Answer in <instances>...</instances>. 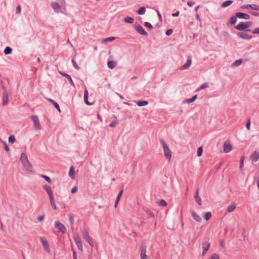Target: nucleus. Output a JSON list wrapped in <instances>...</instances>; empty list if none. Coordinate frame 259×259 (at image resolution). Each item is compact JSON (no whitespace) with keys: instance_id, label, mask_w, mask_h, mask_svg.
<instances>
[{"instance_id":"nucleus-21","label":"nucleus","mask_w":259,"mask_h":259,"mask_svg":"<svg viewBox=\"0 0 259 259\" xmlns=\"http://www.w3.org/2000/svg\"><path fill=\"white\" fill-rule=\"evenodd\" d=\"M8 94L7 92L3 93V104L5 105L8 103Z\"/></svg>"},{"instance_id":"nucleus-45","label":"nucleus","mask_w":259,"mask_h":259,"mask_svg":"<svg viewBox=\"0 0 259 259\" xmlns=\"http://www.w3.org/2000/svg\"><path fill=\"white\" fill-rule=\"evenodd\" d=\"M250 8L255 11H259V6L255 4H251Z\"/></svg>"},{"instance_id":"nucleus-55","label":"nucleus","mask_w":259,"mask_h":259,"mask_svg":"<svg viewBox=\"0 0 259 259\" xmlns=\"http://www.w3.org/2000/svg\"><path fill=\"white\" fill-rule=\"evenodd\" d=\"M21 11V8L20 6H18L16 8V12L17 14H20Z\"/></svg>"},{"instance_id":"nucleus-35","label":"nucleus","mask_w":259,"mask_h":259,"mask_svg":"<svg viewBox=\"0 0 259 259\" xmlns=\"http://www.w3.org/2000/svg\"><path fill=\"white\" fill-rule=\"evenodd\" d=\"M49 198H50V203H51V206L54 209H56L57 207H56V205L55 201H54V198H53V196H52V197H49Z\"/></svg>"},{"instance_id":"nucleus-31","label":"nucleus","mask_w":259,"mask_h":259,"mask_svg":"<svg viewBox=\"0 0 259 259\" xmlns=\"http://www.w3.org/2000/svg\"><path fill=\"white\" fill-rule=\"evenodd\" d=\"M148 104V102L146 101H143V100H140L137 102V104L138 106L141 107V106H146Z\"/></svg>"},{"instance_id":"nucleus-47","label":"nucleus","mask_w":259,"mask_h":259,"mask_svg":"<svg viewBox=\"0 0 259 259\" xmlns=\"http://www.w3.org/2000/svg\"><path fill=\"white\" fill-rule=\"evenodd\" d=\"M244 160V156H242L240 160V168L241 169L243 167V162Z\"/></svg>"},{"instance_id":"nucleus-38","label":"nucleus","mask_w":259,"mask_h":259,"mask_svg":"<svg viewBox=\"0 0 259 259\" xmlns=\"http://www.w3.org/2000/svg\"><path fill=\"white\" fill-rule=\"evenodd\" d=\"M235 208H236V204L235 203H233V204H232L228 207L227 211L229 212H231L233 211L235 209Z\"/></svg>"},{"instance_id":"nucleus-36","label":"nucleus","mask_w":259,"mask_h":259,"mask_svg":"<svg viewBox=\"0 0 259 259\" xmlns=\"http://www.w3.org/2000/svg\"><path fill=\"white\" fill-rule=\"evenodd\" d=\"M232 3H233L232 1H230V0L226 1L222 3V7H227L230 6Z\"/></svg>"},{"instance_id":"nucleus-27","label":"nucleus","mask_w":259,"mask_h":259,"mask_svg":"<svg viewBox=\"0 0 259 259\" xmlns=\"http://www.w3.org/2000/svg\"><path fill=\"white\" fill-rule=\"evenodd\" d=\"M51 6L55 12H58V10L60 9V6L59 5V4L57 3L52 2L51 3Z\"/></svg>"},{"instance_id":"nucleus-3","label":"nucleus","mask_w":259,"mask_h":259,"mask_svg":"<svg viewBox=\"0 0 259 259\" xmlns=\"http://www.w3.org/2000/svg\"><path fill=\"white\" fill-rule=\"evenodd\" d=\"M81 233L83 239L85 240L91 246H94V242L90 237L88 232L85 229H81Z\"/></svg>"},{"instance_id":"nucleus-17","label":"nucleus","mask_w":259,"mask_h":259,"mask_svg":"<svg viewBox=\"0 0 259 259\" xmlns=\"http://www.w3.org/2000/svg\"><path fill=\"white\" fill-rule=\"evenodd\" d=\"M43 188L46 190L49 197L53 196V193L50 186L46 184L43 186Z\"/></svg>"},{"instance_id":"nucleus-24","label":"nucleus","mask_w":259,"mask_h":259,"mask_svg":"<svg viewBox=\"0 0 259 259\" xmlns=\"http://www.w3.org/2000/svg\"><path fill=\"white\" fill-rule=\"evenodd\" d=\"M122 193H123V190H121L118 193L117 196V198H116V199L115 200V205H114V206L116 208L118 205V203L121 198V197L122 195Z\"/></svg>"},{"instance_id":"nucleus-8","label":"nucleus","mask_w":259,"mask_h":259,"mask_svg":"<svg viewBox=\"0 0 259 259\" xmlns=\"http://www.w3.org/2000/svg\"><path fill=\"white\" fill-rule=\"evenodd\" d=\"M140 257L141 259H149L146 255V246L145 245H142L141 246Z\"/></svg>"},{"instance_id":"nucleus-53","label":"nucleus","mask_w":259,"mask_h":259,"mask_svg":"<svg viewBox=\"0 0 259 259\" xmlns=\"http://www.w3.org/2000/svg\"><path fill=\"white\" fill-rule=\"evenodd\" d=\"M69 218L70 223L71 224V225H72L74 223L73 216L72 214H70L69 215Z\"/></svg>"},{"instance_id":"nucleus-12","label":"nucleus","mask_w":259,"mask_h":259,"mask_svg":"<svg viewBox=\"0 0 259 259\" xmlns=\"http://www.w3.org/2000/svg\"><path fill=\"white\" fill-rule=\"evenodd\" d=\"M237 35L238 37L243 39H250L252 37L251 35L243 32H238Z\"/></svg>"},{"instance_id":"nucleus-59","label":"nucleus","mask_w":259,"mask_h":259,"mask_svg":"<svg viewBox=\"0 0 259 259\" xmlns=\"http://www.w3.org/2000/svg\"><path fill=\"white\" fill-rule=\"evenodd\" d=\"M246 127L247 130L250 129V120H248V121L246 123Z\"/></svg>"},{"instance_id":"nucleus-20","label":"nucleus","mask_w":259,"mask_h":259,"mask_svg":"<svg viewBox=\"0 0 259 259\" xmlns=\"http://www.w3.org/2000/svg\"><path fill=\"white\" fill-rule=\"evenodd\" d=\"M237 18L236 15L235 16H233L230 18V21L227 23V25L229 26V25H234L237 22Z\"/></svg>"},{"instance_id":"nucleus-22","label":"nucleus","mask_w":259,"mask_h":259,"mask_svg":"<svg viewBox=\"0 0 259 259\" xmlns=\"http://www.w3.org/2000/svg\"><path fill=\"white\" fill-rule=\"evenodd\" d=\"M117 64V62L114 61H109L107 63L108 67L110 69L114 68L116 66Z\"/></svg>"},{"instance_id":"nucleus-5","label":"nucleus","mask_w":259,"mask_h":259,"mask_svg":"<svg viewBox=\"0 0 259 259\" xmlns=\"http://www.w3.org/2000/svg\"><path fill=\"white\" fill-rule=\"evenodd\" d=\"M135 28L136 31L139 32L140 34L143 35L145 36H147L148 35V33L145 31L143 27L140 24H135Z\"/></svg>"},{"instance_id":"nucleus-2","label":"nucleus","mask_w":259,"mask_h":259,"mask_svg":"<svg viewBox=\"0 0 259 259\" xmlns=\"http://www.w3.org/2000/svg\"><path fill=\"white\" fill-rule=\"evenodd\" d=\"M160 141L162 145L164 156L168 160V161H170L171 157V150L169 148L168 145L165 143L164 140H161Z\"/></svg>"},{"instance_id":"nucleus-9","label":"nucleus","mask_w":259,"mask_h":259,"mask_svg":"<svg viewBox=\"0 0 259 259\" xmlns=\"http://www.w3.org/2000/svg\"><path fill=\"white\" fill-rule=\"evenodd\" d=\"M23 166V170L27 172H31L32 171V165L30 164V162L27 160V161L23 162L22 163Z\"/></svg>"},{"instance_id":"nucleus-42","label":"nucleus","mask_w":259,"mask_h":259,"mask_svg":"<svg viewBox=\"0 0 259 259\" xmlns=\"http://www.w3.org/2000/svg\"><path fill=\"white\" fill-rule=\"evenodd\" d=\"M202 152H203L202 148L201 147H199L197 149V156L199 157L201 156L202 154Z\"/></svg>"},{"instance_id":"nucleus-10","label":"nucleus","mask_w":259,"mask_h":259,"mask_svg":"<svg viewBox=\"0 0 259 259\" xmlns=\"http://www.w3.org/2000/svg\"><path fill=\"white\" fill-rule=\"evenodd\" d=\"M74 239L77 246V248L79 250L82 251L83 250V247L80 238L77 236H74Z\"/></svg>"},{"instance_id":"nucleus-57","label":"nucleus","mask_w":259,"mask_h":259,"mask_svg":"<svg viewBox=\"0 0 259 259\" xmlns=\"http://www.w3.org/2000/svg\"><path fill=\"white\" fill-rule=\"evenodd\" d=\"M84 101L85 103L88 105H91V104L88 101V97H84Z\"/></svg>"},{"instance_id":"nucleus-6","label":"nucleus","mask_w":259,"mask_h":259,"mask_svg":"<svg viewBox=\"0 0 259 259\" xmlns=\"http://www.w3.org/2000/svg\"><path fill=\"white\" fill-rule=\"evenodd\" d=\"M31 118L33 122L35 128L36 130H40L41 128L38 117L36 115H31Z\"/></svg>"},{"instance_id":"nucleus-23","label":"nucleus","mask_w":259,"mask_h":259,"mask_svg":"<svg viewBox=\"0 0 259 259\" xmlns=\"http://www.w3.org/2000/svg\"><path fill=\"white\" fill-rule=\"evenodd\" d=\"M197 98V95H195L190 99H186L183 101V103H191L195 101Z\"/></svg>"},{"instance_id":"nucleus-61","label":"nucleus","mask_w":259,"mask_h":259,"mask_svg":"<svg viewBox=\"0 0 259 259\" xmlns=\"http://www.w3.org/2000/svg\"><path fill=\"white\" fill-rule=\"evenodd\" d=\"M77 187H74L72 189L71 192L73 194V193H76L77 192Z\"/></svg>"},{"instance_id":"nucleus-63","label":"nucleus","mask_w":259,"mask_h":259,"mask_svg":"<svg viewBox=\"0 0 259 259\" xmlns=\"http://www.w3.org/2000/svg\"><path fill=\"white\" fill-rule=\"evenodd\" d=\"M179 14H180L179 12L177 11V12L172 14V16L174 17H178L179 15Z\"/></svg>"},{"instance_id":"nucleus-14","label":"nucleus","mask_w":259,"mask_h":259,"mask_svg":"<svg viewBox=\"0 0 259 259\" xmlns=\"http://www.w3.org/2000/svg\"><path fill=\"white\" fill-rule=\"evenodd\" d=\"M192 63V60L191 57H189L187 61L186 64H185L184 65L182 66L180 68L181 70H185L189 68V67L191 66Z\"/></svg>"},{"instance_id":"nucleus-48","label":"nucleus","mask_w":259,"mask_h":259,"mask_svg":"<svg viewBox=\"0 0 259 259\" xmlns=\"http://www.w3.org/2000/svg\"><path fill=\"white\" fill-rule=\"evenodd\" d=\"M41 177L42 178H43L49 183H51V179L48 176H46V175H41Z\"/></svg>"},{"instance_id":"nucleus-49","label":"nucleus","mask_w":259,"mask_h":259,"mask_svg":"<svg viewBox=\"0 0 259 259\" xmlns=\"http://www.w3.org/2000/svg\"><path fill=\"white\" fill-rule=\"evenodd\" d=\"M2 143H3V145H4V149L6 151L8 152L10 150V149H9V148L8 146L7 145V143L3 141H2Z\"/></svg>"},{"instance_id":"nucleus-16","label":"nucleus","mask_w":259,"mask_h":259,"mask_svg":"<svg viewBox=\"0 0 259 259\" xmlns=\"http://www.w3.org/2000/svg\"><path fill=\"white\" fill-rule=\"evenodd\" d=\"M191 215L193 217V218L198 223L201 222V217L198 215L194 211L191 210Z\"/></svg>"},{"instance_id":"nucleus-34","label":"nucleus","mask_w":259,"mask_h":259,"mask_svg":"<svg viewBox=\"0 0 259 259\" xmlns=\"http://www.w3.org/2000/svg\"><path fill=\"white\" fill-rule=\"evenodd\" d=\"M242 62V60L241 59H238V60H237L236 61H235L232 64V67H237V66H239L241 63Z\"/></svg>"},{"instance_id":"nucleus-4","label":"nucleus","mask_w":259,"mask_h":259,"mask_svg":"<svg viewBox=\"0 0 259 259\" xmlns=\"http://www.w3.org/2000/svg\"><path fill=\"white\" fill-rule=\"evenodd\" d=\"M55 227L63 234L65 233L67 231L66 228L65 226L58 221L55 222Z\"/></svg>"},{"instance_id":"nucleus-13","label":"nucleus","mask_w":259,"mask_h":259,"mask_svg":"<svg viewBox=\"0 0 259 259\" xmlns=\"http://www.w3.org/2000/svg\"><path fill=\"white\" fill-rule=\"evenodd\" d=\"M236 16L240 19H243L245 20H249L250 18V16L247 14H245L241 12L236 13Z\"/></svg>"},{"instance_id":"nucleus-15","label":"nucleus","mask_w":259,"mask_h":259,"mask_svg":"<svg viewBox=\"0 0 259 259\" xmlns=\"http://www.w3.org/2000/svg\"><path fill=\"white\" fill-rule=\"evenodd\" d=\"M59 73L62 75L63 76L66 77L67 78V79H68L69 80V81L70 82V83L74 87H75V85L74 84V82L71 78V77L70 75L66 73H64V72H59Z\"/></svg>"},{"instance_id":"nucleus-32","label":"nucleus","mask_w":259,"mask_h":259,"mask_svg":"<svg viewBox=\"0 0 259 259\" xmlns=\"http://www.w3.org/2000/svg\"><path fill=\"white\" fill-rule=\"evenodd\" d=\"M12 49L10 47H6L4 51L5 55H9L12 53Z\"/></svg>"},{"instance_id":"nucleus-64","label":"nucleus","mask_w":259,"mask_h":259,"mask_svg":"<svg viewBox=\"0 0 259 259\" xmlns=\"http://www.w3.org/2000/svg\"><path fill=\"white\" fill-rule=\"evenodd\" d=\"M187 5L189 6V7H192L193 5H194V2H192V1H189L188 3H187Z\"/></svg>"},{"instance_id":"nucleus-43","label":"nucleus","mask_w":259,"mask_h":259,"mask_svg":"<svg viewBox=\"0 0 259 259\" xmlns=\"http://www.w3.org/2000/svg\"><path fill=\"white\" fill-rule=\"evenodd\" d=\"M72 63L73 64V67L77 70H79L80 67L78 65V64L76 63V62L74 61V59L72 60Z\"/></svg>"},{"instance_id":"nucleus-54","label":"nucleus","mask_w":259,"mask_h":259,"mask_svg":"<svg viewBox=\"0 0 259 259\" xmlns=\"http://www.w3.org/2000/svg\"><path fill=\"white\" fill-rule=\"evenodd\" d=\"M211 259H220L219 255L216 253H213L211 256Z\"/></svg>"},{"instance_id":"nucleus-51","label":"nucleus","mask_w":259,"mask_h":259,"mask_svg":"<svg viewBox=\"0 0 259 259\" xmlns=\"http://www.w3.org/2000/svg\"><path fill=\"white\" fill-rule=\"evenodd\" d=\"M53 105L55 107V108L59 112H61L60 107L58 105V104L56 102L55 103H53Z\"/></svg>"},{"instance_id":"nucleus-52","label":"nucleus","mask_w":259,"mask_h":259,"mask_svg":"<svg viewBox=\"0 0 259 259\" xmlns=\"http://www.w3.org/2000/svg\"><path fill=\"white\" fill-rule=\"evenodd\" d=\"M173 32V30L171 29H167L165 32V34L167 36H169L172 34Z\"/></svg>"},{"instance_id":"nucleus-56","label":"nucleus","mask_w":259,"mask_h":259,"mask_svg":"<svg viewBox=\"0 0 259 259\" xmlns=\"http://www.w3.org/2000/svg\"><path fill=\"white\" fill-rule=\"evenodd\" d=\"M117 124V122L115 120H114L111 122L109 124V126L110 127H115Z\"/></svg>"},{"instance_id":"nucleus-41","label":"nucleus","mask_w":259,"mask_h":259,"mask_svg":"<svg viewBox=\"0 0 259 259\" xmlns=\"http://www.w3.org/2000/svg\"><path fill=\"white\" fill-rule=\"evenodd\" d=\"M9 142L10 143H14L15 141V136L14 135H11L9 137Z\"/></svg>"},{"instance_id":"nucleus-33","label":"nucleus","mask_w":259,"mask_h":259,"mask_svg":"<svg viewBox=\"0 0 259 259\" xmlns=\"http://www.w3.org/2000/svg\"><path fill=\"white\" fill-rule=\"evenodd\" d=\"M74 174H75V171H74V167L73 166H71L69 169V176L74 179Z\"/></svg>"},{"instance_id":"nucleus-46","label":"nucleus","mask_w":259,"mask_h":259,"mask_svg":"<svg viewBox=\"0 0 259 259\" xmlns=\"http://www.w3.org/2000/svg\"><path fill=\"white\" fill-rule=\"evenodd\" d=\"M158 204L162 206H166L167 205V203L163 199L161 200Z\"/></svg>"},{"instance_id":"nucleus-19","label":"nucleus","mask_w":259,"mask_h":259,"mask_svg":"<svg viewBox=\"0 0 259 259\" xmlns=\"http://www.w3.org/2000/svg\"><path fill=\"white\" fill-rule=\"evenodd\" d=\"M250 158L252 162L257 161L259 159V153L256 152H254L251 155Z\"/></svg>"},{"instance_id":"nucleus-60","label":"nucleus","mask_w":259,"mask_h":259,"mask_svg":"<svg viewBox=\"0 0 259 259\" xmlns=\"http://www.w3.org/2000/svg\"><path fill=\"white\" fill-rule=\"evenodd\" d=\"M252 32L254 34L259 33V28H255Z\"/></svg>"},{"instance_id":"nucleus-26","label":"nucleus","mask_w":259,"mask_h":259,"mask_svg":"<svg viewBox=\"0 0 259 259\" xmlns=\"http://www.w3.org/2000/svg\"><path fill=\"white\" fill-rule=\"evenodd\" d=\"M122 193H123V190H121L118 193L117 196V198H116V199L115 200V205H114V206L116 208L118 205V203L121 198V197L122 195Z\"/></svg>"},{"instance_id":"nucleus-1","label":"nucleus","mask_w":259,"mask_h":259,"mask_svg":"<svg viewBox=\"0 0 259 259\" xmlns=\"http://www.w3.org/2000/svg\"><path fill=\"white\" fill-rule=\"evenodd\" d=\"M252 25V22L251 21L242 22L235 26V28L238 30L250 32L251 30L248 28L251 26Z\"/></svg>"},{"instance_id":"nucleus-18","label":"nucleus","mask_w":259,"mask_h":259,"mask_svg":"<svg viewBox=\"0 0 259 259\" xmlns=\"http://www.w3.org/2000/svg\"><path fill=\"white\" fill-rule=\"evenodd\" d=\"M199 189H198L195 193V200L196 202L199 205H201L202 204V200L201 198L199 196L198 194Z\"/></svg>"},{"instance_id":"nucleus-28","label":"nucleus","mask_w":259,"mask_h":259,"mask_svg":"<svg viewBox=\"0 0 259 259\" xmlns=\"http://www.w3.org/2000/svg\"><path fill=\"white\" fill-rule=\"evenodd\" d=\"M203 249H205V251H207L210 246V243L208 241H204L202 243Z\"/></svg>"},{"instance_id":"nucleus-29","label":"nucleus","mask_w":259,"mask_h":259,"mask_svg":"<svg viewBox=\"0 0 259 259\" xmlns=\"http://www.w3.org/2000/svg\"><path fill=\"white\" fill-rule=\"evenodd\" d=\"M124 21L129 24H133L134 22V18L127 16L124 18Z\"/></svg>"},{"instance_id":"nucleus-37","label":"nucleus","mask_w":259,"mask_h":259,"mask_svg":"<svg viewBox=\"0 0 259 259\" xmlns=\"http://www.w3.org/2000/svg\"><path fill=\"white\" fill-rule=\"evenodd\" d=\"M146 11L145 8L144 7H140L137 11V13L139 15H143Z\"/></svg>"},{"instance_id":"nucleus-30","label":"nucleus","mask_w":259,"mask_h":259,"mask_svg":"<svg viewBox=\"0 0 259 259\" xmlns=\"http://www.w3.org/2000/svg\"><path fill=\"white\" fill-rule=\"evenodd\" d=\"M20 160H21L22 163L28 160L27 156L26 155V154L25 153H22L21 154V157H20Z\"/></svg>"},{"instance_id":"nucleus-7","label":"nucleus","mask_w":259,"mask_h":259,"mask_svg":"<svg viewBox=\"0 0 259 259\" xmlns=\"http://www.w3.org/2000/svg\"><path fill=\"white\" fill-rule=\"evenodd\" d=\"M40 240L42 243L44 250L47 252H50V249L49 245L46 239L44 237H40Z\"/></svg>"},{"instance_id":"nucleus-39","label":"nucleus","mask_w":259,"mask_h":259,"mask_svg":"<svg viewBox=\"0 0 259 259\" xmlns=\"http://www.w3.org/2000/svg\"><path fill=\"white\" fill-rule=\"evenodd\" d=\"M211 217V213L210 212H205L204 214V219L206 221H208Z\"/></svg>"},{"instance_id":"nucleus-50","label":"nucleus","mask_w":259,"mask_h":259,"mask_svg":"<svg viewBox=\"0 0 259 259\" xmlns=\"http://www.w3.org/2000/svg\"><path fill=\"white\" fill-rule=\"evenodd\" d=\"M144 25L145 27H146L150 29L153 28L152 25L149 22H145Z\"/></svg>"},{"instance_id":"nucleus-25","label":"nucleus","mask_w":259,"mask_h":259,"mask_svg":"<svg viewBox=\"0 0 259 259\" xmlns=\"http://www.w3.org/2000/svg\"><path fill=\"white\" fill-rule=\"evenodd\" d=\"M122 193H123V190H121L118 193L117 196V198H116V199L115 200V205H114V206L116 208L118 205V203L121 198V197L122 195Z\"/></svg>"},{"instance_id":"nucleus-11","label":"nucleus","mask_w":259,"mask_h":259,"mask_svg":"<svg viewBox=\"0 0 259 259\" xmlns=\"http://www.w3.org/2000/svg\"><path fill=\"white\" fill-rule=\"evenodd\" d=\"M232 149L231 145L227 142H225L224 143V149L223 151L224 153H228L231 151Z\"/></svg>"},{"instance_id":"nucleus-62","label":"nucleus","mask_w":259,"mask_h":259,"mask_svg":"<svg viewBox=\"0 0 259 259\" xmlns=\"http://www.w3.org/2000/svg\"><path fill=\"white\" fill-rule=\"evenodd\" d=\"M222 34H223V35L224 36H226V37H229L230 36L229 34L227 32H226L225 31H223L222 32Z\"/></svg>"},{"instance_id":"nucleus-40","label":"nucleus","mask_w":259,"mask_h":259,"mask_svg":"<svg viewBox=\"0 0 259 259\" xmlns=\"http://www.w3.org/2000/svg\"><path fill=\"white\" fill-rule=\"evenodd\" d=\"M208 87V83L205 82L203 83L202 85L200 86V87L197 89V91H199L201 90L204 89Z\"/></svg>"},{"instance_id":"nucleus-44","label":"nucleus","mask_w":259,"mask_h":259,"mask_svg":"<svg viewBox=\"0 0 259 259\" xmlns=\"http://www.w3.org/2000/svg\"><path fill=\"white\" fill-rule=\"evenodd\" d=\"M114 39H115L114 37H107V38L104 39L103 40V42H110V41L114 40Z\"/></svg>"},{"instance_id":"nucleus-58","label":"nucleus","mask_w":259,"mask_h":259,"mask_svg":"<svg viewBox=\"0 0 259 259\" xmlns=\"http://www.w3.org/2000/svg\"><path fill=\"white\" fill-rule=\"evenodd\" d=\"M251 7V5H244L241 7V9H248Z\"/></svg>"}]
</instances>
